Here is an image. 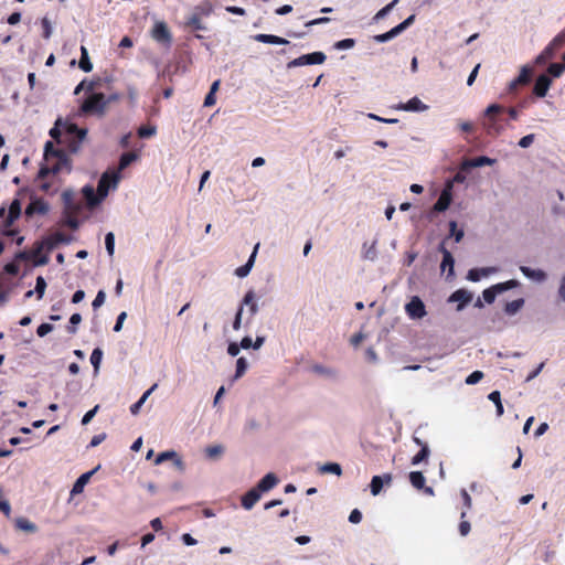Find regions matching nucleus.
Masks as SVG:
<instances>
[{"mask_svg": "<svg viewBox=\"0 0 565 565\" xmlns=\"http://www.w3.org/2000/svg\"><path fill=\"white\" fill-rule=\"evenodd\" d=\"M117 98V95H113L106 98L103 93H90L82 103L81 113L85 115L103 116L107 105Z\"/></svg>", "mask_w": 565, "mask_h": 565, "instance_id": "f257e3e1", "label": "nucleus"}, {"mask_svg": "<svg viewBox=\"0 0 565 565\" xmlns=\"http://www.w3.org/2000/svg\"><path fill=\"white\" fill-rule=\"evenodd\" d=\"M504 111L505 108L499 104H491L487 107L483 126L489 135H499L503 130L501 115Z\"/></svg>", "mask_w": 565, "mask_h": 565, "instance_id": "f03ea898", "label": "nucleus"}, {"mask_svg": "<svg viewBox=\"0 0 565 565\" xmlns=\"http://www.w3.org/2000/svg\"><path fill=\"white\" fill-rule=\"evenodd\" d=\"M44 158L49 161L51 158H56L57 162L52 167V172L57 173L63 170L64 167H67L70 170V160L62 149H57L54 147L52 141H46L44 147Z\"/></svg>", "mask_w": 565, "mask_h": 565, "instance_id": "7ed1b4c3", "label": "nucleus"}, {"mask_svg": "<svg viewBox=\"0 0 565 565\" xmlns=\"http://www.w3.org/2000/svg\"><path fill=\"white\" fill-rule=\"evenodd\" d=\"M45 245L42 241L36 242L30 252H19L15 256L20 260H32L35 266L46 265L50 260L47 254H43Z\"/></svg>", "mask_w": 565, "mask_h": 565, "instance_id": "20e7f679", "label": "nucleus"}, {"mask_svg": "<svg viewBox=\"0 0 565 565\" xmlns=\"http://www.w3.org/2000/svg\"><path fill=\"white\" fill-rule=\"evenodd\" d=\"M327 56L322 52H313L309 54L301 55L290 62H288L287 67H298L303 65H312V64H322L326 61Z\"/></svg>", "mask_w": 565, "mask_h": 565, "instance_id": "39448f33", "label": "nucleus"}, {"mask_svg": "<svg viewBox=\"0 0 565 565\" xmlns=\"http://www.w3.org/2000/svg\"><path fill=\"white\" fill-rule=\"evenodd\" d=\"M405 312L413 320L423 319L427 315L426 307L418 296H413L405 305Z\"/></svg>", "mask_w": 565, "mask_h": 565, "instance_id": "423d86ee", "label": "nucleus"}, {"mask_svg": "<svg viewBox=\"0 0 565 565\" xmlns=\"http://www.w3.org/2000/svg\"><path fill=\"white\" fill-rule=\"evenodd\" d=\"M414 21H415V15L412 14L407 19H405L402 23L397 24L396 26H394L390 31H387L385 33H382V34L375 35L374 40L377 43L387 42V41L392 40L393 38L397 36L404 30H406L411 24H413Z\"/></svg>", "mask_w": 565, "mask_h": 565, "instance_id": "0eeeda50", "label": "nucleus"}, {"mask_svg": "<svg viewBox=\"0 0 565 565\" xmlns=\"http://www.w3.org/2000/svg\"><path fill=\"white\" fill-rule=\"evenodd\" d=\"M67 135L72 136L74 139L70 142L68 149L71 152H76L81 143L84 141V139L87 136V129L79 128L75 124H71L67 126Z\"/></svg>", "mask_w": 565, "mask_h": 565, "instance_id": "6e6552de", "label": "nucleus"}, {"mask_svg": "<svg viewBox=\"0 0 565 565\" xmlns=\"http://www.w3.org/2000/svg\"><path fill=\"white\" fill-rule=\"evenodd\" d=\"M118 175L116 173L105 172L97 184V191L99 196L106 198L111 188H116L118 182Z\"/></svg>", "mask_w": 565, "mask_h": 565, "instance_id": "1a4fd4ad", "label": "nucleus"}, {"mask_svg": "<svg viewBox=\"0 0 565 565\" xmlns=\"http://www.w3.org/2000/svg\"><path fill=\"white\" fill-rule=\"evenodd\" d=\"M452 184L448 182L446 186L443 189L438 200L434 204L433 210L435 212H445L452 201Z\"/></svg>", "mask_w": 565, "mask_h": 565, "instance_id": "9d476101", "label": "nucleus"}, {"mask_svg": "<svg viewBox=\"0 0 565 565\" xmlns=\"http://www.w3.org/2000/svg\"><path fill=\"white\" fill-rule=\"evenodd\" d=\"M151 34H152V38L160 43L170 44L172 41L171 33H170L167 24L162 21L157 22L154 24Z\"/></svg>", "mask_w": 565, "mask_h": 565, "instance_id": "9b49d317", "label": "nucleus"}, {"mask_svg": "<svg viewBox=\"0 0 565 565\" xmlns=\"http://www.w3.org/2000/svg\"><path fill=\"white\" fill-rule=\"evenodd\" d=\"M42 242L45 245L46 252H51L61 243L68 244L71 242V237L65 235L62 232H55V233L44 237L42 239Z\"/></svg>", "mask_w": 565, "mask_h": 565, "instance_id": "f8f14e48", "label": "nucleus"}, {"mask_svg": "<svg viewBox=\"0 0 565 565\" xmlns=\"http://www.w3.org/2000/svg\"><path fill=\"white\" fill-rule=\"evenodd\" d=\"M472 292L467 289H458L450 295L448 302H458L457 310L460 311L472 300Z\"/></svg>", "mask_w": 565, "mask_h": 565, "instance_id": "ddd939ff", "label": "nucleus"}, {"mask_svg": "<svg viewBox=\"0 0 565 565\" xmlns=\"http://www.w3.org/2000/svg\"><path fill=\"white\" fill-rule=\"evenodd\" d=\"M409 481L414 488L418 490H424L426 494H434V490L431 487H425L426 479L420 471H412L409 473Z\"/></svg>", "mask_w": 565, "mask_h": 565, "instance_id": "4468645a", "label": "nucleus"}, {"mask_svg": "<svg viewBox=\"0 0 565 565\" xmlns=\"http://www.w3.org/2000/svg\"><path fill=\"white\" fill-rule=\"evenodd\" d=\"M395 108L405 111H425L428 109V106L418 97H413L407 103H399Z\"/></svg>", "mask_w": 565, "mask_h": 565, "instance_id": "2eb2a0df", "label": "nucleus"}, {"mask_svg": "<svg viewBox=\"0 0 565 565\" xmlns=\"http://www.w3.org/2000/svg\"><path fill=\"white\" fill-rule=\"evenodd\" d=\"M551 84V78L547 75L542 74L535 81L533 93L537 97H545Z\"/></svg>", "mask_w": 565, "mask_h": 565, "instance_id": "dca6fc26", "label": "nucleus"}, {"mask_svg": "<svg viewBox=\"0 0 565 565\" xmlns=\"http://www.w3.org/2000/svg\"><path fill=\"white\" fill-rule=\"evenodd\" d=\"M438 249L443 254V262H441V265H440L441 270L444 271L448 267V275L449 276L454 275L455 259H454L451 253L446 248L445 242H443L439 245Z\"/></svg>", "mask_w": 565, "mask_h": 565, "instance_id": "f3484780", "label": "nucleus"}, {"mask_svg": "<svg viewBox=\"0 0 565 565\" xmlns=\"http://www.w3.org/2000/svg\"><path fill=\"white\" fill-rule=\"evenodd\" d=\"M83 195L86 200L87 206L90 209L95 207L104 200V198L99 196L98 191H95L90 185L83 188Z\"/></svg>", "mask_w": 565, "mask_h": 565, "instance_id": "a211bd4d", "label": "nucleus"}, {"mask_svg": "<svg viewBox=\"0 0 565 565\" xmlns=\"http://www.w3.org/2000/svg\"><path fill=\"white\" fill-rule=\"evenodd\" d=\"M278 481L279 480L276 477V475L273 472H269L259 480V482L257 483V486L255 488L260 493L266 492V491H269L270 489H273L278 483Z\"/></svg>", "mask_w": 565, "mask_h": 565, "instance_id": "6ab92c4d", "label": "nucleus"}, {"mask_svg": "<svg viewBox=\"0 0 565 565\" xmlns=\"http://www.w3.org/2000/svg\"><path fill=\"white\" fill-rule=\"evenodd\" d=\"M49 211V205L41 199L34 200L30 202V204L25 209V214L31 216L33 214H46Z\"/></svg>", "mask_w": 565, "mask_h": 565, "instance_id": "aec40b11", "label": "nucleus"}, {"mask_svg": "<svg viewBox=\"0 0 565 565\" xmlns=\"http://www.w3.org/2000/svg\"><path fill=\"white\" fill-rule=\"evenodd\" d=\"M260 494L262 493L257 491L255 487L252 488L242 497V507L246 510H250L255 505V503L260 499Z\"/></svg>", "mask_w": 565, "mask_h": 565, "instance_id": "412c9836", "label": "nucleus"}, {"mask_svg": "<svg viewBox=\"0 0 565 565\" xmlns=\"http://www.w3.org/2000/svg\"><path fill=\"white\" fill-rule=\"evenodd\" d=\"M258 247H259V243H257L255 245L254 250H253L252 255L249 256L247 263L245 265L236 268V270H235L236 276H238L239 278H244L249 274V271L252 270V268L254 266Z\"/></svg>", "mask_w": 565, "mask_h": 565, "instance_id": "4be33fe9", "label": "nucleus"}, {"mask_svg": "<svg viewBox=\"0 0 565 565\" xmlns=\"http://www.w3.org/2000/svg\"><path fill=\"white\" fill-rule=\"evenodd\" d=\"M391 481H392V476L390 473H386L383 477L374 476L372 478L371 484H370L371 493L373 495H377L381 492L384 482L390 483Z\"/></svg>", "mask_w": 565, "mask_h": 565, "instance_id": "5701e85b", "label": "nucleus"}, {"mask_svg": "<svg viewBox=\"0 0 565 565\" xmlns=\"http://www.w3.org/2000/svg\"><path fill=\"white\" fill-rule=\"evenodd\" d=\"M254 40L260 43H267V44H277V45H284L288 44L289 42L280 36L274 35V34H264L259 33L254 35Z\"/></svg>", "mask_w": 565, "mask_h": 565, "instance_id": "b1692460", "label": "nucleus"}, {"mask_svg": "<svg viewBox=\"0 0 565 565\" xmlns=\"http://www.w3.org/2000/svg\"><path fill=\"white\" fill-rule=\"evenodd\" d=\"M21 214V203L19 200H13L12 203L9 206L8 216L6 220V226H11L13 222L20 216Z\"/></svg>", "mask_w": 565, "mask_h": 565, "instance_id": "393cba45", "label": "nucleus"}, {"mask_svg": "<svg viewBox=\"0 0 565 565\" xmlns=\"http://www.w3.org/2000/svg\"><path fill=\"white\" fill-rule=\"evenodd\" d=\"M414 441L422 447V449L412 458V465H418L428 458L429 448L426 444H423L418 437H414Z\"/></svg>", "mask_w": 565, "mask_h": 565, "instance_id": "a878e982", "label": "nucleus"}, {"mask_svg": "<svg viewBox=\"0 0 565 565\" xmlns=\"http://www.w3.org/2000/svg\"><path fill=\"white\" fill-rule=\"evenodd\" d=\"M93 473H94V470L81 475L78 477V479L75 481V483L73 484L71 493L72 494L82 493L85 484L89 481Z\"/></svg>", "mask_w": 565, "mask_h": 565, "instance_id": "bb28decb", "label": "nucleus"}, {"mask_svg": "<svg viewBox=\"0 0 565 565\" xmlns=\"http://www.w3.org/2000/svg\"><path fill=\"white\" fill-rule=\"evenodd\" d=\"M495 271L494 268L487 267V268H472L468 271L467 278L470 281H479L481 277H487L489 274Z\"/></svg>", "mask_w": 565, "mask_h": 565, "instance_id": "cd10ccee", "label": "nucleus"}, {"mask_svg": "<svg viewBox=\"0 0 565 565\" xmlns=\"http://www.w3.org/2000/svg\"><path fill=\"white\" fill-rule=\"evenodd\" d=\"M520 270L525 277L536 281H543L546 278V274L542 269H532L527 266H521Z\"/></svg>", "mask_w": 565, "mask_h": 565, "instance_id": "c85d7f7f", "label": "nucleus"}, {"mask_svg": "<svg viewBox=\"0 0 565 565\" xmlns=\"http://www.w3.org/2000/svg\"><path fill=\"white\" fill-rule=\"evenodd\" d=\"M168 459H173L177 466H182V460L180 459L178 454L173 450L163 451V452L159 454L154 460V463L160 465Z\"/></svg>", "mask_w": 565, "mask_h": 565, "instance_id": "c756f323", "label": "nucleus"}, {"mask_svg": "<svg viewBox=\"0 0 565 565\" xmlns=\"http://www.w3.org/2000/svg\"><path fill=\"white\" fill-rule=\"evenodd\" d=\"M523 306H524V299L523 298H518L515 300H512V301L505 303L504 312L508 316H513L519 310H521Z\"/></svg>", "mask_w": 565, "mask_h": 565, "instance_id": "7c9ffc66", "label": "nucleus"}, {"mask_svg": "<svg viewBox=\"0 0 565 565\" xmlns=\"http://www.w3.org/2000/svg\"><path fill=\"white\" fill-rule=\"evenodd\" d=\"M157 384H153L149 390H147L142 396L130 406V412L132 415H137L139 413V409L148 398V396L156 390Z\"/></svg>", "mask_w": 565, "mask_h": 565, "instance_id": "2f4dec72", "label": "nucleus"}, {"mask_svg": "<svg viewBox=\"0 0 565 565\" xmlns=\"http://www.w3.org/2000/svg\"><path fill=\"white\" fill-rule=\"evenodd\" d=\"M185 25L194 31H203L206 29L201 21L200 14L196 12H194L191 17L188 18Z\"/></svg>", "mask_w": 565, "mask_h": 565, "instance_id": "473e14b6", "label": "nucleus"}, {"mask_svg": "<svg viewBox=\"0 0 565 565\" xmlns=\"http://www.w3.org/2000/svg\"><path fill=\"white\" fill-rule=\"evenodd\" d=\"M15 526H17V529H19L21 531H25V532H30V533H34L38 530L36 525L34 523H32L30 520H28L26 518H18L15 520Z\"/></svg>", "mask_w": 565, "mask_h": 565, "instance_id": "72a5a7b5", "label": "nucleus"}, {"mask_svg": "<svg viewBox=\"0 0 565 565\" xmlns=\"http://www.w3.org/2000/svg\"><path fill=\"white\" fill-rule=\"evenodd\" d=\"M243 305L249 306L250 316H255L257 313L258 307L255 302V294L253 290H249L245 294L242 306Z\"/></svg>", "mask_w": 565, "mask_h": 565, "instance_id": "f704fd0d", "label": "nucleus"}, {"mask_svg": "<svg viewBox=\"0 0 565 565\" xmlns=\"http://www.w3.org/2000/svg\"><path fill=\"white\" fill-rule=\"evenodd\" d=\"M79 68L84 72H90L93 70V64L89 61L88 52L85 46L81 47Z\"/></svg>", "mask_w": 565, "mask_h": 565, "instance_id": "c9c22d12", "label": "nucleus"}, {"mask_svg": "<svg viewBox=\"0 0 565 565\" xmlns=\"http://www.w3.org/2000/svg\"><path fill=\"white\" fill-rule=\"evenodd\" d=\"M488 398L494 403L497 409V416H502L504 413V408L501 402V394L499 391H493L489 394Z\"/></svg>", "mask_w": 565, "mask_h": 565, "instance_id": "e433bc0d", "label": "nucleus"}, {"mask_svg": "<svg viewBox=\"0 0 565 565\" xmlns=\"http://www.w3.org/2000/svg\"><path fill=\"white\" fill-rule=\"evenodd\" d=\"M138 158L137 153L135 152H125L121 154L119 159V170H125L128 166H130L134 161H136Z\"/></svg>", "mask_w": 565, "mask_h": 565, "instance_id": "4c0bfd02", "label": "nucleus"}, {"mask_svg": "<svg viewBox=\"0 0 565 565\" xmlns=\"http://www.w3.org/2000/svg\"><path fill=\"white\" fill-rule=\"evenodd\" d=\"M320 471L322 473H334L337 476H340L342 470H341V466L339 463H335V462H328V463H324L321 468H320Z\"/></svg>", "mask_w": 565, "mask_h": 565, "instance_id": "58836bf2", "label": "nucleus"}, {"mask_svg": "<svg viewBox=\"0 0 565 565\" xmlns=\"http://www.w3.org/2000/svg\"><path fill=\"white\" fill-rule=\"evenodd\" d=\"M102 359H103V351H102V349H99V348L94 349L92 354H90V363L94 366L95 372L98 371L100 362H102Z\"/></svg>", "mask_w": 565, "mask_h": 565, "instance_id": "ea45409f", "label": "nucleus"}, {"mask_svg": "<svg viewBox=\"0 0 565 565\" xmlns=\"http://www.w3.org/2000/svg\"><path fill=\"white\" fill-rule=\"evenodd\" d=\"M531 68L527 66H523L519 76L515 78V83H520L521 85H526L531 78Z\"/></svg>", "mask_w": 565, "mask_h": 565, "instance_id": "a19ab883", "label": "nucleus"}, {"mask_svg": "<svg viewBox=\"0 0 565 565\" xmlns=\"http://www.w3.org/2000/svg\"><path fill=\"white\" fill-rule=\"evenodd\" d=\"M498 294H500V291L495 288V285H493L490 288L483 290L482 297L487 303H492Z\"/></svg>", "mask_w": 565, "mask_h": 565, "instance_id": "79ce46f5", "label": "nucleus"}, {"mask_svg": "<svg viewBox=\"0 0 565 565\" xmlns=\"http://www.w3.org/2000/svg\"><path fill=\"white\" fill-rule=\"evenodd\" d=\"M247 366H248V364H247V361H246L245 358L237 359V361H236V371H235L234 377L235 379L242 377L245 374V372L247 370Z\"/></svg>", "mask_w": 565, "mask_h": 565, "instance_id": "37998d69", "label": "nucleus"}, {"mask_svg": "<svg viewBox=\"0 0 565 565\" xmlns=\"http://www.w3.org/2000/svg\"><path fill=\"white\" fill-rule=\"evenodd\" d=\"M554 49V51H557L562 49L565 45V31L559 32L548 44Z\"/></svg>", "mask_w": 565, "mask_h": 565, "instance_id": "c03bdc74", "label": "nucleus"}, {"mask_svg": "<svg viewBox=\"0 0 565 565\" xmlns=\"http://www.w3.org/2000/svg\"><path fill=\"white\" fill-rule=\"evenodd\" d=\"M449 231H450V236L455 237V242L456 243H459L462 239L463 231L457 228V222L456 221H450L449 222Z\"/></svg>", "mask_w": 565, "mask_h": 565, "instance_id": "a18cd8bd", "label": "nucleus"}, {"mask_svg": "<svg viewBox=\"0 0 565 565\" xmlns=\"http://www.w3.org/2000/svg\"><path fill=\"white\" fill-rule=\"evenodd\" d=\"M105 245L109 256H113L115 253V236L111 232L107 233L105 236Z\"/></svg>", "mask_w": 565, "mask_h": 565, "instance_id": "49530a36", "label": "nucleus"}, {"mask_svg": "<svg viewBox=\"0 0 565 565\" xmlns=\"http://www.w3.org/2000/svg\"><path fill=\"white\" fill-rule=\"evenodd\" d=\"M45 289H46V281L42 276H39L36 278V284H35V292L38 295V299H42V297L45 292Z\"/></svg>", "mask_w": 565, "mask_h": 565, "instance_id": "de8ad7c7", "label": "nucleus"}, {"mask_svg": "<svg viewBox=\"0 0 565 565\" xmlns=\"http://www.w3.org/2000/svg\"><path fill=\"white\" fill-rule=\"evenodd\" d=\"M547 71L552 76L559 77L565 71V65L559 63H552L550 64Z\"/></svg>", "mask_w": 565, "mask_h": 565, "instance_id": "09e8293b", "label": "nucleus"}, {"mask_svg": "<svg viewBox=\"0 0 565 565\" xmlns=\"http://www.w3.org/2000/svg\"><path fill=\"white\" fill-rule=\"evenodd\" d=\"M156 127L154 126H141L139 129H138V136L140 138H149V137H152L153 135H156Z\"/></svg>", "mask_w": 565, "mask_h": 565, "instance_id": "8fccbe9b", "label": "nucleus"}, {"mask_svg": "<svg viewBox=\"0 0 565 565\" xmlns=\"http://www.w3.org/2000/svg\"><path fill=\"white\" fill-rule=\"evenodd\" d=\"M223 452V447L220 445L209 446L205 449V454L209 458L214 459Z\"/></svg>", "mask_w": 565, "mask_h": 565, "instance_id": "3c124183", "label": "nucleus"}, {"mask_svg": "<svg viewBox=\"0 0 565 565\" xmlns=\"http://www.w3.org/2000/svg\"><path fill=\"white\" fill-rule=\"evenodd\" d=\"M483 372L481 371H473L470 375L467 376L466 383L469 385L477 384L483 379Z\"/></svg>", "mask_w": 565, "mask_h": 565, "instance_id": "603ef678", "label": "nucleus"}, {"mask_svg": "<svg viewBox=\"0 0 565 565\" xmlns=\"http://www.w3.org/2000/svg\"><path fill=\"white\" fill-rule=\"evenodd\" d=\"M355 45V40L354 39H343L341 41H338L335 44H334V47L338 49V50H348V49H351Z\"/></svg>", "mask_w": 565, "mask_h": 565, "instance_id": "864d4df0", "label": "nucleus"}, {"mask_svg": "<svg viewBox=\"0 0 565 565\" xmlns=\"http://www.w3.org/2000/svg\"><path fill=\"white\" fill-rule=\"evenodd\" d=\"M555 51L552 46L547 45L542 53L537 56V62H544L545 60L552 58Z\"/></svg>", "mask_w": 565, "mask_h": 565, "instance_id": "5fc2aeb1", "label": "nucleus"}, {"mask_svg": "<svg viewBox=\"0 0 565 565\" xmlns=\"http://www.w3.org/2000/svg\"><path fill=\"white\" fill-rule=\"evenodd\" d=\"M41 24H42V29H43V38L44 39H50L51 34H52V25H51V22L47 18H43L42 21H41Z\"/></svg>", "mask_w": 565, "mask_h": 565, "instance_id": "6e6d98bb", "label": "nucleus"}, {"mask_svg": "<svg viewBox=\"0 0 565 565\" xmlns=\"http://www.w3.org/2000/svg\"><path fill=\"white\" fill-rule=\"evenodd\" d=\"M105 299H106V295L104 292V290H99L95 297V299L93 300L92 302V306L93 308L96 310L98 309L100 306L104 305L105 302Z\"/></svg>", "mask_w": 565, "mask_h": 565, "instance_id": "4d7b16f0", "label": "nucleus"}, {"mask_svg": "<svg viewBox=\"0 0 565 565\" xmlns=\"http://www.w3.org/2000/svg\"><path fill=\"white\" fill-rule=\"evenodd\" d=\"M519 285L516 280H508L505 282H500L495 285V288L499 289L500 292L505 291L511 288H515Z\"/></svg>", "mask_w": 565, "mask_h": 565, "instance_id": "13d9d810", "label": "nucleus"}, {"mask_svg": "<svg viewBox=\"0 0 565 565\" xmlns=\"http://www.w3.org/2000/svg\"><path fill=\"white\" fill-rule=\"evenodd\" d=\"M53 330V326L50 323H42L38 327L36 333L39 337L43 338L47 333H50Z\"/></svg>", "mask_w": 565, "mask_h": 565, "instance_id": "bf43d9fd", "label": "nucleus"}, {"mask_svg": "<svg viewBox=\"0 0 565 565\" xmlns=\"http://www.w3.org/2000/svg\"><path fill=\"white\" fill-rule=\"evenodd\" d=\"M195 12L201 15H210L212 12V7L210 3L205 2L195 8Z\"/></svg>", "mask_w": 565, "mask_h": 565, "instance_id": "052dcab7", "label": "nucleus"}, {"mask_svg": "<svg viewBox=\"0 0 565 565\" xmlns=\"http://www.w3.org/2000/svg\"><path fill=\"white\" fill-rule=\"evenodd\" d=\"M398 2V0H393L392 2H390L387 6H385L384 8H382L375 15L376 19H380V18H383L384 15H386L392 9L393 7Z\"/></svg>", "mask_w": 565, "mask_h": 565, "instance_id": "680f3d73", "label": "nucleus"}, {"mask_svg": "<svg viewBox=\"0 0 565 565\" xmlns=\"http://www.w3.org/2000/svg\"><path fill=\"white\" fill-rule=\"evenodd\" d=\"M534 137H535V136H534L533 134H530V135H526V136L522 137V138L519 140V146H520L521 148H527V147H530V146L533 143V141H534Z\"/></svg>", "mask_w": 565, "mask_h": 565, "instance_id": "e2e57ef3", "label": "nucleus"}, {"mask_svg": "<svg viewBox=\"0 0 565 565\" xmlns=\"http://www.w3.org/2000/svg\"><path fill=\"white\" fill-rule=\"evenodd\" d=\"M0 511L7 516L11 515V505L8 500L0 499Z\"/></svg>", "mask_w": 565, "mask_h": 565, "instance_id": "0e129e2a", "label": "nucleus"}, {"mask_svg": "<svg viewBox=\"0 0 565 565\" xmlns=\"http://www.w3.org/2000/svg\"><path fill=\"white\" fill-rule=\"evenodd\" d=\"M99 408V405H96L93 409L88 411L82 418V424L83 425H87L92 419L93 417L95 416V414L97 413Z\"/></svg>", "mask_w": 565, "mask_h": 565, "instance_id": "69168bd1", "label": "nucleus"}, {"mask_svg": "<svg viewBox=\"0 0 565 565\" xmlns=\"http://www.w3.org/2000/svg\"><path fill=\"white\" fill-rule=\"evenodd\" d=\"M361 520H362V513H361V511H360V510H358V509L352 510V511H351V513H350V515H349V521H350L351 523L356 524V523H360V522H361Z\"/></svg>", "mask_w": 565, "mask_h": 565, "instance_id": "338daca9", "label": "nucleus"}, {"mask_svg": "<svg viewBox=\"0 0 565 565\" xmlns=\"http://www.w3.org/2000/svg\"><path fill=\"white\" fill-rule=\"evenodd\" d=\"M470 529H471V525L468 521L466 520H462L460 523H459V533L462 535V536H466L469 534L470 532Z\"/></svg>", "mask_w": 565, "mask_h": 565, "instance_id": "774afa93", "label": "nucleus"}]
</instances>
